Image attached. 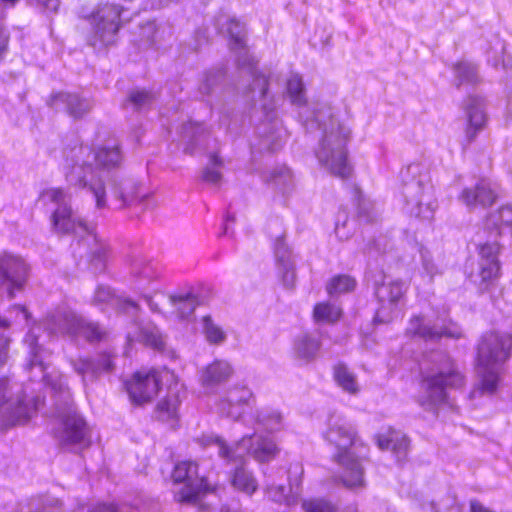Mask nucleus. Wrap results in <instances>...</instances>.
Listing matches in <instances>:
<instances>
[{
	"mask_svg": "<svg viewBox=\"0 0 512 512\" xmlns=\"http://www.w3.org/2000/svg\"><path fill=\"white\" fill-rule=\"evenodd\" d=\"M63 171L67 183L71 186L87 189L95 199L96 207H107L106 185L102 175L92 165V160L98 168L111 169L118 167L122 155L117 145H105L95 153L86 146H75L64 151Z\"/></svg>",
	"mask_w": 512,
	"mask_h": 512,
	"instance_id": "obj_1",
	"label": "nucleus"
},
{
	"mask_svg": "<svg viewBox=\"0 0 512 512\" xmlns=\"http://www.w3.org/2000/svg\"><path fill=\"white\" fill-rule=\"evenodd\" d=\"M31 348V359L26 368L33 373L34 380L41 379L51 387L56 397V408L59 417L62 419L61 427L56 432V438L62 446L86 447L89 445L88 429L85 421L72 409L71 393L67 386L66 379L62 375L52 377L45 373V366L40 355L41 347L37 344V338L33 333L26 339Z\"/></svg>",
	"mask_w": 512,
	"mask_h": 512,
	"instance_id": "obj_2",
	"label": "nucleus"
},
{
	"mask_svg": "<svg viewBox=\"0 0 512 512\" xmlns=\"http://www.w3.org/2000/svg\"><path fill=\"white\" fill-rule=\"evenodd\" d=\"M299 115L304 118L307 128L309 124L311 127L317 124L322 129V137L315 151L319 163L338 177H349L351 166L348 163L346 145L350 129L332 114L330 107L315 110L311 119L303 112Z\"/></svg>",
	"mask_w": 512,
	"mask_h": 512,
	"instance_id": "obj_3",
	"label": "nucleus"
},
{
	"mask_svg": "<svg viewBox=\"0 0 512 512\" xmlns=\"http://www.w3.org/2000/svg\"><path fill=\"white\" fill-rule=\"evenodd\" d=\"M324 438L337 448L334 460L345 472L342 476L347 487L364 485V469L361 460L365 457L366 447L357 435L356 427L343 415L333 414L328 420Z\"/></svg>",
	"mask_w": 512,
	"mask_h": 512,
	"instance_id": "obj_4",
	"label": "nucleus"
},
{
	"mask_svg": "<svg viewBox=\"0 0 512 512\" xmlns=\"http://www.w3.org/2000/svg\"><path fill=\"white\" fill-rule=\"evenodd\" d=\"M485 228L489 231L490 240L478 245L477 269L471 273L473 283L481 292H487L495 287L500 278L501 245L497 239L502 236L504 229H508L512 235V202L504 204L490 213Z\"/></svg>",
	"mask_w": 512,
	"mask_h": 512,
	"instance_id": "obj_5",
	"label": "nucleus"
},
{
	"mask_svg": "<svg viewBox=\"0 0 512 512\" xmlns=\"http://www.w3.org/2000/svg\"><path fill=\"white\" fill-rule=\"evenodd\" d=\"M512 354V335L506 332L484 333L477 345V369L480 383L471 393L472 397L493 394L496 391L502 366Z\"/></svg>",
	"mask_w": 512,
	"mask_h": 512,
	"instance_id": "obj_6",
	"label": "nucleus"
},
{
	"mask_svg": "<svg viewBox=\"0 0 512 512\" xmlns=\"http://www.w3.org/2000/svg\"><path fill=\"white\" fill-rule=\"evenodd\" d=\"M429 361L432 367L421 381L419 403L426 409L442 404L447 399V388H458L464 384V377L444 352H433Z\"/></svg>",
	"mask_w": 512,
	"mask_h": 512,
	"instance_id": "obj_7",
	"label": "nucleus"
},
{
	"mask_svg": "<svg viewBox=\"0 0 512 512\" xmlns=\"http://www.w3.org/2000/svg\"><path fill=\"white\" fill-rule=\"evenodd\" d=\"M216 25L230 37L231 49L240 50L237 56L238 66L252 79V84L248 86L245 93L258 91L259 98L264 101L263 108L272 111L275 108V103L273 97L269 95L268 77L257 70L254 58L246 50L244 25L234 18L228 19L224 16L217 18Z\"/></svg>",
	"mask_w": 512,
	"mask_h": 512,
	"instance_id": "obj_8",
	"label": "nucleus"
},
{
	"mask_svg": "<svg viewBox=\"0 0 512 512\" xmlns=\"http://www.w3.org/2000/svg\"><path fill=\"white\" fill-rule=\"evenodd\" d=\"M122 6L102 1L93 8L82 6L78 13L86 19L91 26V35L88 42L93 47H107L118 40V32L122 27Z\"/></svg>",
	"mask_w": 512,
	"mask_h": 512,
	"instance_id": "obj_9",
	"label": "nucleus"
},
{
	"mask_svg": "<svg viewBox=\"0 0 512 512\" xmlns=\"http://www.w3.org/2000/svg\"><path fill=\"white\" fill-rule=\"evenodd\" d=\"M403 210L412 217L424 220L433 218L435 199L427 176L420 173L418 165H410L403 174Z\"/></svg>",
	"mask_w": 512,
	"mask_h": 512,
	"instance_id": "obj_10",
	"label": "nucleus"
},
{
	"mask_svg": "<svg viewBox=\"0 0 512 512\" xmlns=\"http://www.w3.org/2000/svg\"><path fill=\"white\" fill-rule=\"evenodd\" d=\"M205 444L216 446L218 455L226 462H243L246 455H251L258 462H268L278 453L276 444L259 435L244 436L233 445H229L219 436H208Z\"/></svg>",
	"mask_w": 512,
	"mask_h": 512,
	"instance_id": "obj_11",
	"label": "nucleus"
},
{
	"mask_svg": "<svg viewBox=\"0 0 512 512\" xmlns=\"http://www.w3.org/2000/svg\"><path fill=\"white\" fill-rule=\"evenodd\" d=\"M41 197L57 206L51 216L52 228L56 233L86 234L84 243L96 242V237L91 234L85 221L72 209L71 194L67 190L60 187L48 188L41 193Z\"/></svg>",
	"mask_w": 512,
	"mask_h": 512,
	"instance_id": "obj_12",
	"label": "nucleus"
},
{
	"mask_svg": "<svg viewBox=\"0 0 512 512\" xmlns=\"http://www.w3.org/2000/svg\"><path fill=\"white\" fill-rule=\"evenodd\" d=\"M41 402L39 397L28 398L19 385L9 387L2 378V427L26 423Z\"/></svg>",
	"mask_w": 512,
	"mask_h": 512,
	"instance_id": "obj_13",
	"label": "nucleus"
},
{
	"mask_svg": "<svg viewBox=\"0 0 512 512\" xmlns=\"http://www.w3.org/2000/svg\"><path fill=\"white\" fill-rule=\"evenodd\" d=\"M46 328L52 334L83 337L97 342L105 336V330L96 322L87 321L71 310H59L47 319Z\"/></svg>",
	"mask_w": 512,
	"mask_h": 512,
	"instance_id": "obj_14",
	"label": "nucleus"
},
{
	"mask_svg": "<svg viewBox=\"0 0 512 512\" xmlns=\"http://www.w3.org/2000/svg\"><path fill=\"white\" fill-rule=\"evenodd\" d=\"M29 266L19 256L4 253L2 255V293L13 299L21 293L27 283Z\"/></svg>",
	"mask_w": 512,
	"mask_h": 512,
	"instance_id": "obj_15",
	"label": "nucleus"
},
{
	"mask_svg": "<svg viewBox=\"0 0 512 512\" xmlns=\"http://www.w3.org/2000/svg\"><path fill=\"white\" fill-rule=\"evenodd\" d=\"M161 378L157 371L136 372L132 378L125 382L131 402L135 405H145L157 396L160 389Z\"/></svg>",
	"mask_w": 512,
	"mask_h": 512,
	"instance_id": "obj_16",
	"label": "nucleus"
},
{
	"mask_svg": "<svg viewBox=\"0 0 512 512\" xmlns=\"http://www.w3.org/2000/svg\"><path fill=\"white\" fill-rule=\"evenodd\" d=\"M172 478L177 483H185L184 487L177 492L178 501L189 503L198 501L204 487V478L198 476V467L195 462L178 463L173 470Z\"/></svg>",
	"mask_w": 512,
	"mask_h": 512,
	"instance_id": "obj_17",
	"label": "nucleus"
},
{
	"mask_svg": "<svg viewBox=\"0 0 512 512\" xmlns=\"http://www.w3.org/2000/svg\"><path fill=\"white\" fill-rule=\"evenodd\" d=\"M112 199L116 208H125L133 205H143L149 199V193L144 191L141 184L129 178L113 179L109 183Z\"/></svg>",
	"mask_w": 512,
	"mask_h": 512,
	"instance_id": "obj_18",
	"label": "nucleus"
},
{
	"mask_svg": "<svg viewBox=\"0 0 512 512\" xmlns=\"http://www.w3.org/2000/svg\"><path fill=\"white\" fill-rule=\"evenodd\" d=\"M251 401H253V394L250 389L245 386L233 387L218 402L217 410L222 416L236 420L244 412V406L250 405Z\"/></svg>",
	"mask_w": 512,
	"mask_h": 512,
	"instance_id": "obj_19",
	"label": "nucleus"
},
{
	"mask_svg": "<svg viewBox=\"0 0 512 512\" xmlns=\"http://www.w3.org/2000/svg\"><path fill=\"white\" fill-rule=\"evenodd\" d=\"M48 104L56 110L63 108L74 119L82 118L92 109L90 99L69 92H59L51 95Z\"/></svg>",
	"mask_w": 512,
	"mask_h": 512,
	"instance_id": "obj_20",
	"label": "nucleus"
},
{
	"mask_svg": "<svg viewBox=\"0 0 512 512\" xmlns=\"http://www.w3.org/2000/svg\"><path fill=\"white\" fill-rule=\"evenodd\" d=\"M274 253L278 277L286 289H293L296 284L295 261L283 238L276 239Z\"/></svg>",
	"mask_w": 512,
	"mask_h": 512,
	"instance_id": "obj_21",
	"label": "nucleus"
},
{
	"mask_svg": "<svg viewBox=\"0 0 512 512\" xmlns=\"http://www.w3.org/2000/svg\"><path fill=\"white\" fill-rule=\"evenodd\" d=\"M496 198L490 184L484 180L473 187L465 188L460 195V200L468 207H488L495 202Z\"/></svg>",
	"mask_w": 512,
	"mask_h": 512,
	"instance_id": "obj_22",
	"label": "nucleus"
},
{
	"mask_svg": "<svg viewBox=\"0 0 512 512\" xmlns=\"http://www.w3.org/2000/svg\"><path fill=\"white\" fill-rule=\"evenodd\" d=\"M468 127L466 136L468 141H473L478 131H480L487 120L484 110V100L477 96H469L465 105Z\"/></svg>",
	"mask_w": 512,
	"mask_h": 512,
	"instance_id": "obj_23",
	"label": "nucleus"
},
{
	"mask_svg": "<svg viewBox=\"0 0 512 512\" xmlns=\"http://www.w3.org/2000/svg\"><path fill=\"white\" fill-rule=\"evenodd\" d=\"M233 374V368L225 360H215L207 365L201 372L200 382L205 388H214L229 380Z\"/></svg>",
	"mask_w": 512,
	"mask_h": 512,
	"instance_id": "obj_24",
	"label": "nucleus"
},
{
	"mask_svg": "<svg viewBox=\"0 0 512 512\" xmlns=\"http://www.w3.org/2000/svg\"><path fill=\"white\" fill-rule=\"evenodd\" d=\"M208 132L202 123L188 122L183 124L181 139L184 152L193 154L197 147H204Z\"/></svg>",
	"mask_w": 512,
	"mask_h": 512,
	"instance_id": "obj_25",
	"label": "nucleus"
},
{
	"mask_svg": "<svg viewBox=\"0 0 512 512\" xmlns=\"http://www.w3.org/2000/svg\"><path fill=\"white\" fill-rule=\"evenodd\" d=\"M409 335L418 336L424 340H436L442 336H448L453 338L460 337L459 333H453L448 330H438L424 322L423 317L414 316L410 319L409 324L406 328Z\"/></svg>",
	"mask_w": 512,
	"mask_h": 512,
	"instance_id": "obj_26",
	"label": "nucleus"
},
{
	"mask_svg": "<svg viewBox=\"0 0 512 512\" xmlns=\"http://www.w3.org/2000/svg\"><path fill=\"white\" fill-rule=\"evenodd\" d=\"M405 291V284L401 281H393L375 285V295L379 302L382 303V308L378 310L376 317H381L383 314L384 305L386 303L389 305L396 304L402 298Z\"/></svg>",
	"mask_w": 512,
	"mask_h": 512,
	"instance_id": "obj_27",
	"label": "nucleus"
},
{
	"mask_svg": "<svg viewBox=\"0 0 512 512\" xmlns=\"http://www.w3.org/2000/svg\"><path fill=\"white\" fill-rule=\"evenodd\" d=\"M321 343L316 336L311 334L299 335L294 340V356L305 363L314 360L320 350Z\"/></svg>",
	"mask_w": 512,
	"mask_h": 512,
	"instance_id": "obj_28",
	"label": "nucleus"
},
{
	"mask_svg": "<svg viewBox=\"0 0 512 512\" xmlns=\"http://www.w3.org/2000/svg\"><path fill=\"white\" fill-rule=\"evenodd\" d=\"M377 445L382 450L391 449L396 455L397 460L401 461L406 458L409 449V439L406 435L393 431L388 436H378Z\"/></svg>",
	"mask_w": 512,
	"mask_h": 512,
	"instance_id": "obj_29",
	"label": "nucleus"
},
{
	"mask_svg": "<svg viewBox=\"0 0 512 512\" xmlns=\"http://www.w3.org/2000/svg\"><path fill=\"white\" fill-rule=\"evenodd\" d=\"M265 180L270 186L282 194L291 192L294 187L293 175L290 169L284 165L271 169Z\"/></svg>",
	"mask_w": 512,
	"mask_h": 512,
	"instance_id": "obj_30",
	"label": "nucleus"
},
{
	"mask_svg": "<svg viewBox=\"0 0 512 512\" xmlns=\"http://www.w3.org/2000/svg\"><path fill=\"white\" fill-rule=\"evenodd\" d=\"M168 301L175 313L180 318H187L194 312L198 301L192 293L169 295Z\"/></svg>",
	"mask_w": 512,
	"mask_h": 512,
	"instance_id": "obj_31",
	"label": "nucleus"
},
{
	"mask_svg": "<svg viewBox=\"0 0 512 512\" xmlns=\"http://www.w3.org/2000/svg\"><path fill=\"white\" fill-rule=\"evenodd\" d=\"M235 464L236 468L232 475V485L247 494H252L257 489V481L253 475L244 467L245 461L241 462H230Z\"/></svg>",
	"mask_w": 512,
	"mask_h": 512,
	"instance_id": "obj_32",
	"label": "nucleus"
},
{
	"mask_svg": "<svg viewBox=\"0 0 512 512\" xmlns=\"http://www.w3.org/2000/svg\"><path fill=\"white\" fill-rule=\"evenodd\" d=\"M110 302L124 311H137L139 308L138 304L130 299L116 298L109 287L98 286L93 297V303L103 304Z\"/></svg>",
	"mask_w": 512,
	"mask_h": 512,
	"instance_id": "obj_33",
	"label": "nucleus"
},
{
	"mask_svg": "<svg viewBox=\"0 0 512 512\" xmlns=\"http://www.w3.org/2000/svg\"><path fill=\"white\" fill-rule=\"evenodd\" d=\"M132 274L135 277V287L144 292L149 284L158 277L156 269L147 263L136 262L132 267Z\"/></svg>",
	"mask_w": 512,
	"mask_h": 512,
	"instance_id": "obj_34",
	"label": "nucleus"
},
{
	"mask_svg": "<svg viewBox=\"0 0 512 512\" xmlns=\"http://www.w3.org/2000/svg\"><path fill=\"white\" fill-rule=\"evenodd\" d=\"M128 339L130 341L137 340L139 342L144 343L147 346H150L154 349H162L164 345L163 338L160 334V331L157 327L146 325L138 327V334L132 337L130 334L128 335Z\"/></svg>",
	"mask_w": 512,
	"mask_h": 512,
	"instance_id": "obj_35",
	"label": "nucleus"
},
{
	"mask_svg": "<svg viewBox=\"0 0 512 512\" xmlns=\"http://www.w3.org/2000/svg\"><path fill=\"white\" fill-rule=\"evenodd\" d=\"M286 92L293 105L304 108L306 105L305 87L302 77L292 74L286 83Z\"/></svg>",
	"mask_w": 512,
	"mask_h": 512,
	"instance_id": "obj_36",
	"label": "nucleus"
},
{
	"mask_svg": "<svg viewBox=\"0 0 512 512\" xmlns=\"http://www.w3.org/2000/svg\"><path fill=\"white\" fill-rule=\"evenodd\" d=\"M179 405V396L176 393L169 392V394L157 404L156 413L158 419L162 421L175 419Z\"/></svg>",
	"mask_w": 512,
	"mask_h": 512,
	"instance_id": "obj_37",
	"label": "nucleus"
},
{
	"mask_svg": "<svg viewBox=\"0 0 512 512\" xmlns=\"http://www.w3.org/2000/svg\"><path fill=\"white\" fill-rule=\"evenodd\" d=\"M455 83L457 86L463 84H475L478 82V68L475 64L463 61L454 67Z\"/></svg>",
	"mask_w": 512,
	"mask_h": 512,
	"instance_id": "obj_38",
	"label": "nucleus"
},
{
	"mask_svg": "<svg viewBox=\"0 0 512 512\" xmlns=\"http://www.w3.org/2000/svg\"><path fill=\"white\" fill-rule=\"evenodd\" d=\"M334 379L344 391L350 394H356L359 391L355 375L343 364L334 367Z\"/></svg>",
	"mask_w": 512,
	"mask_h": 512,
	"instance_id": "obj_39",
	"label": "nucleus"
},
{
	"mask_svg": "<svg viewBox=\"0 0 512 512\" xmlns=\"http://www.w3.org/2000/svg\"><path fill=\"white\" fill-rule=\"evenodd\" d=\"M340 315L341 310L327 302L318 303L313 311V316L317 322L334 323L340 318Z\"/></svg>",
	"mask_w": 512,
	"mask_h": 512,
	"instance_id": "obj_40",
	"label": "nucleus"
},
{
	"mask_svg": "<svg viewBox=\"0 0 512 512\" xmlns=\"http://www.w3.org/2000/svg\"><path fill=\"white\" fill-rule=\"evenodd\" d=\"M355 286L356 281L354 278L348 275H337L330 280L326 289L329 295H334L350 292Z\"/></svg>",
	"mask_w": 512,
	"mask_h": 512,
	"instance_id": "obj_41",
	"label": "nucleus"
},
{
	"mask_svg": "<svg viewBox=\"0 0 512 512\" xmlns=\"http://www.w3.org/2000/svg\"><path fill=\"white\" fill-rule=\"evenodd\" d=\"M257 419L270 432L278 431L282 428V416L276 410L264 409L259 412Z\"/></svg>",
	"mask_w": 512,
	"mask_h": 512,
	"instance_id": "obj_42",
	"label": "nucleus"
},
{
	"mask_svg": "<svg viewBox=\"0 0 512 512\" xmlns=\"http://www.w3.org/2000/svg\"><path fill=\"white\" fill-rule=\"evenodd\" d=\"M203 332L210 344H221L226 339L224 331L212 321L210 316L203 317Z\"/></svg>",
	"mask_w": 512,
	"mask_h": 512,
	"instance_id": "obj_43",
	"label": "nucleus"
},
{
	"mask_svg": "<svg viewBox=\"0 0 512 512\" xmlns=\"http://www.w3.org/2000/svg\"><path fill=\"white\" fill-rule=\"evenodd\" d=\"M70 363L74 371L82 376L83 383H85V376L90 374L93 377L99 375L100 368L96 366L93 360L78 358L71 359Z\"/></svg>",
	"mask_w": 512,
	"mask_h": 512,
	"instance_id": "obj_44",
	"label": "nucleus"
},
{
	"mask_svg": "<svg viewBox=\"0 0 512 512\" xmlns=\"http://www.w3.org/2000/svg\"><path fill=\"white\" fill-rule=\"evenodd\" d=\"M223 165L222 160L216 155H211L209 164L204 168L202 172V179L211 184H218L222 175L219 171Z\"/></svg>",
	"mask_w": 512,
	"mask_h": 512,
	"instance_id": "obj_45",
	"label": "nucleus"
},
{
	"mask_svg": "<svg viewBox=\"0 0 512 512\" xmlns=\"http://www.w3.org/2000/svg\"><path fill=\"white\" fill-rule=\"evenodd\" d=\"M265 493L269 499L277 503L290 505L293 502L285 486L276 485L274 482H269L268 480L265 484Z\"/></svg>",
	"mask_w": 512,
	"mask_h": 512,
	"instance_id": "obj_46",
	"label": "nucleus"
},
{
	"mask_svg": "<svg viewBox=\"0 0 512 512\" xmlns=\"http://www.w3.org/2000/svg\"><path fill=\"white\" fill-rule=\"evenodd\" d=\"M154 99V94L147 90H133L129 94L128 102L138 110L149 106Z\"/></svg>",
	"mask_w": 512,
	"mask_h": 512,
	"instance_id": "obj_47",
	"label": "nucleus"
},
{
	"mask_svg": "<svg viewBox=\"0 0 512 512\" xmlns=\"http://www.w3.org/2000/svg\"><path fill=\"white\" fill-rule=\"evenodd\" d=\"M106 255L107 248L97 243L95 248L89 252L88 257L90 258L91 265L95 272H101L105 269Z\"/></svg>",
	"mask_w": 512,
	"mask_h": 512,
	"instance_id": "obj_48",
	"label": "nucleus"
},
{
	"mask_svg": "<svg viewBox=\"0 0 512 512\" xmlns=\"http://www.w3.org/2000/svg\"><path fill=\"white\" fill-rule=\"evenodd\" d=\"M221 79L222 73L220 71L208 72L199 86L200 92L205 95L210 94L213 87L218 85Z\"/></svg>",
	"mask_w": 512,
	"mask_h": 512,
	"instance_id": "obj_49",
	"label": "nucleus"
},
{
	"mask_svg": "<svg viewBox=\"0 0 512 512\" xmlns=\"http://www.w3.org/2000/svg\"><path fill=\"white\" fill-rule=\"evenodd\" d=\"M420 256L423 270L432 279L439 272V270L433 262L431 253L426 248L421 247Z\"/></svg>",
	"mask_w": 512,
	"mask_h": 512,
	"instance_id": "obj_50",
	"label": "nucleus"
},
{
	"mask_svg": "<svg viewBox=\"0 0 512 512\" xmlns=\"http://www.w3.org/2000/svg\"><path fill=\"white\" fill-rule=\"evenodd\" d=\"M90 512H138L136 508L130 506H114L107 504H100L93 507Z\"/></svg>",
	"mask_w": 512,
	"mask_h": 512,
	"instance_id": "obj_51",
	"label": "nucleus"
},
{
	"mask_svg": "<svg viewBox=\"0 0 512 512\" xmlns=\"http://www.w3.org/2000/svg\"><path fill=\"white\" fill-rule=\"evenodd\" d=\"M141 35L146 37V42L153 44L155 42L156 26L153 22H148L141 28Z\"/></svg>",
	"mask_w": 512,
	"mask_h": 512,
	"instance_id": "obj_52",
	"label": "nucleus"
},
{
	"mask_svg": "<svg viewBox=\"0 0 512 512\" xmlns=\"http://www.w3.org/2000/svg\"><path fill=\"white\" fill-rule=\"evenodd\" d=\"M97 367L100 368L99 374L102 372L111 371L113 362L109 355H100L97 360H93Z\"/></svg>",
	"mask_w": 512,
	"mask_h": 512,
	"instance_id": "obj_53",
	"label": "nucleus"
},
{
	"mask_svg": "<svg viewBox=\"0 0 512 512\" xmlns=\"http://www.w3.org/2000/svg\"><path fill=\"white\" fill-rule=\"evenodd\" d=\"M16 313V319L19 318L21 321H26L29 317V314L24 306L14 305L9 310L8 313Z\"/></svg>",
	"mask_w": 512,
	"mask_h": 512,
	"instance_id": "obj_54",
	"label": "nucleus"
},
{
	"mask_svg": "<svg viewBox=\"0 0 512 512\" xmlns=\"http://www.w3.org/2000/svg\"><path fill=\"white\" fill-rule=\"evenodd\" d=\"M499 53L494 58L488 57V62L492 64L494 67H498L501 63H503L502 54L504 53L505 47L504 44L498 41Z\"/></svg>",
	"mask_w": 512,
	"mask_h": 512,
	"instance_id": "obj_55",
	"label": "nucleus"
},
{
	"mask_svg": "<svg viewBox=\"0 0 512 512\" xmlns=\"http://www.w3.org/2000/svg\"><path fill=\"white\" fill-rule=\"evenodd\" d=\"M368 206H370V204L367 203L366 201H364V200L360 201L359 205H358V213H359V216L364 217L366 219V221H371L372 217L368 210Z\"/></svg>",
	"mask_w": 512,
	"mask_h": 512,
	"instance_id": "obj_56",
	"label": "nucleus"
},
{
	"mask_svg": "<svg viewBox=\"0 0 512 512\" xmlns=\"http://www.w3.org/2000/svg\"><path fill=\"white\" fill-rule=\"evenodd\" d=\"M345 228H346V222L343 223L342 225L337 223L335 226V234L342 241L347 240L350 237L349 231L346 232Z\"/></svg>",
	"mask_w": 512,
	"mask_h": 512,
	"instance_id": "obj_57",
	"label": "nucleus"
},
{
	"mask_svg": "<svg viewBox=\"0 0 512 512\" xmlns=\"http://www.w3.org/2000/svg\"><path fill=\"white\" fill-rule=\"evenodd\" d=\"M470 511L471 512H493L491 509L484 506L482 503H480L477 500L470 501Z\"/></svg>",
	"mask_w": 512,
	"mask_h": 512,
	"instance_id": "obj_58",
	"label": "nucleus"
},
{
	"mask_svg": "<svg viewBox=\"0 0 512 512\" xmlns=\"http://www.w3.org/2000/svg\"><path fill=\"white\" fill-rule=\"evenodd\" d=\"M144 299L147 302L151 311L160 312L159 303L157 301H155L154 297L145 294Z\"/></svg>",
	"mask_w": 512,
	"mask_h": 512,
	"instance_id": "obj_59",
	"label": "nucleus"
},
{
	"mask_svg": "<svg viewBox=\"0 0 512 512\" xmlns=\"http://www.w3.org/2000/svg\"><path fill=\"white\" fill-rule=\"evenodd\" d=\"M40 1L43 2L46 9L53 11V12L57 11L59 4H60L59 0H40Z\"/></svg>",
	"mask_w": 512,
	"mask_h": 512,
	"instance_id": "obj_60",
	"label": "nucleus"
},
{
	"mask_svg": "<svg viewBox=\"0 0 512 512\" xmlns=\"http://www.w3.org/2000/svg\"><path fill=\"white\" fill-rule=\"evenodd\" d=\"M507 114L512 119V94L509 96V99H508Z\"/></svg>",
	"mask_w": 512,
	"mask_h": 512,
	"instance_id": "obj_61",
	"label": "nucleus"
},
{
	"mask_svg": "<svg viewBox=\"0 0 512 512\" xmlns=\"http://www.w3.org/2000/svg\"><path fill=\"white\" fill-rule=\"evenodd\" d=\"M17 2H18V0H2V7H12Z\"/></svg>",
	"mask_w": 512,
	"mask_h": 512,
	"instance_id": "obj_62",
	"label": "nucleus"
},
{
	"mask_svg": "<svg viewBox=\"0 0 512 512\" xmlns=\"http://www.w3.org/2000/svg\"><path fill=\"white\" fill-rule=\"evenodd\" d=\"M59 504H60V501L58 499H55V498L47 499V505H49V506L59 505Z\"/></svg>",
	"mask_w": 512,
	"mask_h": 512,
	"instance_id": "obj_63",
	"label": "nucleus"
},
{
	"mask_svg": "<svg viewBox=\"0 0 512 512\" xmlns=\"http://www.w3.org/2000/svg\"><path fill=\"white\" fill-rule=\"evenodd\" d=\"M1 325H2V328H6V327H9L10 326V322L7 318H2V322H1Z\"/></svg>",
	"mask_w": 512,
	"mask_h": 512,
	"instance_id": "obj_64",
	"label": "nucleus"
}]
</instances>
